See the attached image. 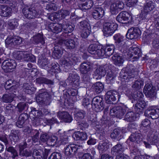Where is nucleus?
I'll list each match as a JSON object with an SVG mask.
<instances>
[{"label": "nucleus", "mask_w": 159, "mask_h": 159, "mask_svg": "<svg viewBox=\"0 0 159 159\" xmlns=\"http://www.w3.org/2000/svg\"><path fill=\"white\" fill-rule=\"evenodd\" d=\"M118 50L121 53L120 55L125 58H132V57L134 55V54L131 55V53L129 52V50L125 44L123 46L119 47Z\"/></svg>", "instance_id": "nucleus-23"}, {"label": "nucleus", "mask_w": 159, "mask_h": 159, "mask_svg": "<svg viewBox=\"0 0 159 159\" xmlns=\"http://www.w3.org/2000/svg\"><path fill=\"white\" fill-rule=\"evenodd\" d=\"M91 104L93 109L97 112L102 111L104 107L103 98L98 96L93 98Z\"/></svg>", "instance_id": "nucleus-8"}, {"label": "nucleus", "mask_w": 159, "mask_h": 159, "mask_svg": "<svg viewBox=\"0 0 159 159\" xmlns=\"http://www.w3.org/2000/svg\"><path fill=\"white\" fill-rule=\"evenodd\" d=\"M108 66L105 65L98 67L94 71L95 75L93 78L96 79H100L102 77L104 76L108 70Z\"/></svg>", "instance_id": "nucleus-13"}, {"label": "nucleus", "mask_w": 159, "mask_h": 159, "mask_svg": "<svg viewBox=\"0 0 159 159\" xmlns=\"http://www.w3.org/2000/svg\"><path fill=\"white\" fill-rule=\"evenodd\" d=\"M110 137L112 139L119 140L122 137L121 130L119 129H114L111 133Z\"/></svg>", "instance_id": "nucleus-44"}, {"label": "nucleus", "mask_w": 159, "mask_h": 159, "mask_svg": "<svg viewBox=\"0 0 159 159\" xmlns=\"http://www.w3.org/2000/svg\"><path fill=\"white\" fill-rule=\"evenodd\" d=\"M21 134V133L20 131L15 130L10 135L9 137L11 140L15 143L19 140V137Z\"/></svg>", "instance_id": "nucleus-45"}, {"label": "nucleus", "mask_w": 159, "mask_h": 159, "mask_svg": "<svg viewBox=\"0 0 159 159\" xmlns=\"http://www.w3.org/2000/svg\"><path fill=\"white\" fill-rule=\"evenodd\" d=\"M62 42V43L65 44L67 49H72L74 48L75 47V42L72 39H63Z\"/></svg>", "instance_id": "nucleus-46"}, {"label": "nucleus", "mask_w": 159, "mask_h": 159, "mask_svg": "<svg viewBox=\"0 0 159 159\" xmlns=\"http://www.w3.org/2000/svg\"><path fill=\"white\" fill-rule=\"evenodd\" d=\"M8 24L10 29L13 30L16 28L18 25V20L15 19L10 20L8 22Z\"/></svg>", "instance_id": "nucleus-54"}, {"label": "nucleus", "mask_w": 159, "mask_h": 159, "mask_svg": "<svg viewBox=\"0 0 159 159\" xmlns=\"http://www.w3.org/2000/svg\"><path fill=\"white\" fill-rule=\"evenodd\" d=\"M28 115L26 113L21 114L19 116L16 124L17 126L21 128L23 126L25 121L28 118Z\"/></svg>", "instance_id": "nucleus-36"}, {"label": "nucleus", "mask_w": 159, "mask_h": 159, "mask_svg": "<svg viewBox=\"0 0 159 159\" xmlns=\"http://www.w3.org/2000/svg\"><path fill=\"white\" fill-rule=\"evenodd\" d=\"M129 110L125 105H122L114 107L110 109V113L111 115L121 119L123 117L127 111Z\"/></svg>", "instance_id": "nucleus-4"}, {"label": "nucleus", "mask_w": 159, "mask_h": 159, "mask_svg": "<svg viewBox=\"0 0 159 159\" xmlns=\"http://www.w3.org/2000/svg\"><path fill=\"white\" fill-rule=\"evenodd\" d=\"M61 26V23H52L49 25L48 28L51 31L57 34L62 30Z\"/></svg>", "instance_id": "nucleus-35"}, {"label": "nucleus", "mask_w": 159, "mask_h": 159, "mask_svg": "<svg viewBox=\"0 0 159 159\" xmlns=\"http://www.w3.org/2000/svg\"><path fill=\"white\" fill-rule=\"evenodd\" d=\"M15 81L11 80L6 81L4 87L6 90H10L11 92L16 93L18 87V84L15 85Z\"/></svg>", "instance_id": "nucleus-20"}, {"label": "nucleus", "mask_w": 159, "mask_h": 159, "mask_svg": "<svg viewBox=\"0 0 159 159\" xmlns=\"http://www.w3.org/2000/svg\"><path fill=\"white\" fill-rule=\"evenodd\" d=\"M79 76L75 74H70L68 78L66 80V83L68 85L72 84L73 83L79 84Z\"/></svg>", "instance_id": "nucleus-29"}, {"label": "nucleus", "mask_w": 159, "mask_h": 159, "mask_svg": "<svg viewBox=\"0 0 159 159\" xmlns=\"http://www.w3.org/2000/svg\"><path fill=\"white\" fill-rule=\"evenodd\" d=\"M32 43L37 47L42 48L45 43L44 38L42 34H38L32 37L31 39Z\"/></svg>", "instance_id": "nucleus-17"}, {"label": "nucleus", "mask_w": 159, "mask_h": 159, "mask_svg": "<svg viewBox=\"0 0 159 159\" xmlns=\"http://www.w3.org/2000/svg\"><path fill=\"white\" fill-rule=\"evenodd\" d=\"M113 38L115 41V42L118 44L119 47L123 46L125 44V40L124 39V37L120 34L115 35L113 36Z\"/></svg>", "instance_id": "nucleus-42"}, {"label": "nucleus", "mask_w": 159, "mask_h": 159, "mask_svg": "<svg viewBox=\"0 0 159 159\" xmlns=\"http://www.w3.org/2000/svg\"><path fill=\"white\" fill-rule=\"evenodd\" d=\"M80 145L77 144H71L66 145L65 148V153L66 155L71 157L73 154L79 155Z\"/></svg>", "instance_id": "nucleus-10"}, {"label": "nucleus", "mask_w": 159, "mask_h": 159, "mask_svg": "<svg viewBox=\"0 0 159 159\" xmlns=\"http://www.w3.org/2000/svg\"><path fill=\"white\" fill-rule=\"evenodd\" d=\"M141 34L140 30L137 28H131L129 29L126 34V38L132 39L139 38Z\"/></svg>", "instance_id": "nucleus-15"}, {"label": "nucleus", "mask_w": 159, "mask_h": 159, "mask_svg": "<svg viewBox=\"0 0 159 159\" xmlns=\"http://www.w3.org/2000/svg\"><path fill=\"white\" fill-rule=\"evenodd\" d=\"M135 68L132 65H130L123 68L120 73L121 78L126 82L132 81L137 78L138 74Z\"/></svg>", "instance_id": "nucleus-1"}, {"label": "nucleus", "mask_w": 159, "mask_h": 159, "mask_svg": "<svg viewBox=\"0 0 159 159\" xmlns=\"http://www.w3.org/2000/svg\"><path fill=\"white\" fill-rule=\"evenodd\" d=\"M108 144L107 142H102L99 143L98 146V148L100 151H105L108 148Z\"/></svg>", "instance_id": "nucleus-52"}, {"label": "nucleus", "mask_w": 159, "mask_h": 159, "mask_svg": "<svg viewBox=\"0 0 159 159\" xmlns=\"http://www.w3.org/2000/svg\"><path fill=\"white\" fill-rule=\"evenodd\" d=\"M90 69V65L87 62H83L80 66V71L82 74H86Z\"/></svg>", "instance_id": "nucleus-48"}, {"label": "nucleus", "mask_w": 159, "mask_h": 159, "mask_svg": "<svg viewBox=\"0 0 159 159\" xmlns=\"http://www.w3.org/2000/svg\"><path fill=\"white\" fill-rule=\"evenodd\" d=\"M31 109L29 115L31 119L40 118L42 116V113L40 111L36 110L35 108L33 107H31Z\"/></svg>", "instance_id": "nucleus-41"}, {"label": "nucleus", "mask_w": 159, "mask_h": 159, "mask_svg": "<svg viewBox=\"0 0 159 159\" xmlns=\"http://www.w3.org/2000/svg\"><path fill=\"white\" fill-rule=\"evenodd\" d=\"M5 43L10 47H14V37L9 36L7 37L5 40Z\"/></svg>", "instance_id": "nucleus-63"}, {"label": "nucleus", "mask_w": 159, "mask_h": 159, "mask_svg": "<svg viewBox=\"0 0 159 159\" xmlns=\"http://www.w3.org/2000/svg\"><path fill=\"white\" fill-rule=\"evenodd\" d=\"M132 97L134 100H142V99L143 97V93L139 91H136L132 95Z\"/></svg>", "instance_id": "nucleus-56"}, {"label": "nucleus", "mask_w": 159, "mask_h": 159, "mask_svg": "<svg viewBox=\"0 0 159 159\" xmlns=\"http://www.w3.org/2000/svg\"><path fill=\"white\" fill-rule=\"evenodd\" d=\"M92 87L97 94L101 93L103 91L104 87L103 84L100 82H97L93 85Z\"/></svg>", "instance_id": "nucleus-43"}, {"label": "nucleus", "mask_w": 159, "mask_h": 159, "mask_svg": "<svg viewBox=\"0 0 159 159\" xmlns=\"http://www.w3.org/2000/svg\"><path fill=\"white\" fill-rule=\"evenodd\" d=\"M61 66L64 67L65 69H70L72 65H73L72 61L70 57H66L62 60L61 61Z\"/></svg>", "instance_id": "nucleus-33"}, {"label": "nucleus", "mask_w": 159, "mask_h": 159, "mask_svg": "<svg viewBox=\"0 0 159 159\" xmlns=\"http://www.w3.org/2000/svg\"><path fill=\"white\" fill-rule=\"evenodd\" d=\"M0 140L3 142L6 145V150L10 152L11 157L12 159H15L18 156V152L16 149L12 146H8V142L5 136H0Z\"/></svg>", "instance_id": "nucleus-12"}, {"label": "nucleus", "mask_w": 159, "mask_h": 159, "mask_svg": "<svg viewBox=\"0 0 159 159\" xmlns=\"http://www.w3.org/2000/svg\"><path fill=\"white\" fill-rule=\"evenodd\" d=\"M120 98V93L114 90H110L106 93L105 99L106 102L108 104H113L114 102H116ZM115 103V102H114Z\"/></svg>", "instance_id": "nucleus-9"}, {"label": "nucleus", "mask_w": 159, "mask_h": 159, "mask_svg": "<svg viewBox=\"0 0 159 159\" xmlns=\"http://www.w3.org/2000/svg\"><path fill=\"white\" fill-rule=\"evenodd\" d=\"M150 131L147 137L148 141L152 145H155L159 143V137L157 134H152Z\"/></svg>", "instance_id": "nucleus-25"}, {"label": "nucleus", "mask_w": 159, "mask_h": 159, "mask_svg": "<svg viewBox=\"0 0 159 159\" xmlns=\"http://www.w3.org/2000/svg\"><path fill=\"white\" fill-rule=\"evenodd\" d=\"M133 52L131 53V54H134V55L132 57H133V61L137 60L139 57L141 56V53L140 49L137 47L131 48Z\"/></svg>", "instance_id": "nucleus-40"}, {"label": "nucleus", "mask_w": 159, "mask_h": 159, "mask_svg": "<svg viewBox=\"0 0 159 159\" xmlns=\"http://www.w3.org/2000/svg\"><path fill=\"white\" fill-rule=\"evenodd\" d=\"M115 47L114 45L112 44L107 43L104 46V48H103L104 52L102 55V57L105 54L106 55L110 56L112 55L114 52Z\"/></svg>", "instance_id": "nucleus-24"}, {"label": "nucleus", "mask_w": 159, "mask_h": 159, "mask_svg": "<svg viewBox=\"0 0 159 159\" xmlns=\"http://www.w3.org/2000/svg\"><path fill=\"white\" fill-rule=\"evenodd\" d=\"M130 154L131 156H136L140 154V152L137 147L135 146H133L130 148Z\"/></svg>", "instance_id": "nucleus-61"}, {"label": "nucleus", "mask_w": 159, "mask_h": 159, "mask_svg": "<svg viewBox=\"0 0 159 159\" xmlns=\"http://www.w3.org/2000/svg\"><path fill=\"white\" fill-rule=\"evenodd\" d=\"M36 83L39 84H44L49 85H53L54 82L53 80L42 77H39L36 79Z\"/></svg>", "instance_id": "nucleus-37"}, {"label": "nucleus", "mask_w": 159, "mask_h": 159, "mask_svg": "<svg viewBox=\"0 0 159 159\" xmlns=\"http://www.w3.org/2000/svg\"><path fill=\"white\" fill-rule=\"evenodd\" d=\"M124 148L120 144H117L113 146L111 149V152L114 155L118 156L122 154Z\"/></svg>", "instance_id": "nucleus-26"}, {"label": "nucleus", "mask_w": 159, "mask_h": 159, "mask_svg": "<svg viewBox=\"0 0 159 159\" xmlns=\"http://www.w3.org/2000/svg\"><path fill=\"white\" fill-rule=\"evenodd\" d=\"M23 15L27 18L31 19L38 16L39 14L35 8L34 7L26 6L22 9Z\"/></svg>", "instance_id": "nucleus-7"}, {"label": "nucleus", "mask_w": 159, "mask_h": 159, "mask_svg": "<svg viewBox=\"0 0 159 159\" xmlns=\"http://www.w3.org/2000/svg\"><path fill=\"white\" fill-rule=\"evenodd\" d=\"M7 61L5 60L2 64V68L6 72H11L17 65L16 62L14 60L10 59V61L8 62Z\"/></svg>", "instance_id": "nucleus-14"}, {"label": "nucleus", "mask_w": 159, "mask_h": 159, "mask_svg": "<svg viewBox=\"0 0 159 159\" xmlns=\"http://www.w3.org/2000/svg\"><path fill=\"white\" fill-rule=\"evenodd\" d=\"M107 73L106 79L107 80L112 81L114 79L115 77V75L113 74L111 70L108 67V70L107 72Z\"/></svg>", "instance_id": "nucleus-58"}, {"label": "nucleus", "mask_w": 159, "mask_h": 159, "mask_svg": "<svg viewBox=\"0 0 159 159\" xmlns=\"http://www.w3.org/2000/svg\"><path fill=\"white\" fill-rule=\"evenodd\" d=\"M43 118H36L31 119L32 121V124L34 126H38L40 124H43V121L44 120Z\"/></svg>", "instance_id": "nucleus-62"}, {"label": "nucleus", "mask_w": 159, "mask_h": 159, "mask_svg": "<svg viewBox=\"0 0 159 159\" xmlns=\"http://www.w3.org/2000/svg\"><path fill=\"white\" fill-rule=\"evenodd\" d=\"M88 52L92 54L97 56L98 57H102L104 52L103 48L98 44H92L90 45L88 48Z\"/></svg>", "instance_id": "nucleus-11"}, {"label": "nucleus", "mask_w": 159, "mask_h": 159, "mask_svg": "<svg viewBox=\"0 0 159 159\" xmlns=\"http://www.w3.org/2000/svg\"><path fill=\"white\" fill-rule=\"evenodd\" d=\"M13 57L20 61H27L34 62L35 61V57L33 55L26 52L20 51H15L13 53Z\"/></svg>", "instance_id": "nucleus-3"}, {"label": "nucleus", "mask_w": 159, "mask_h": 159, "mask_svg": "<svg viewBox=\"0 0 159 159\" xmlns=\"http://www.w3.org/2000/svg\"><path fill=\"white\" fill-rule=\"evenodd\" d=\"M6 114L8 115H11L14 113L13 106L11 104H8L6 107L5 111Z\"/></svg>", "instance_id": "nucleus-59"}, {"label": "nucleus", "mask_w": 159, "mask_h": 159, "mask_svg": "<svg viewBox=\"0 0 159 159\" xmlns=\"http://www.w3.org/2000/svg\"><path fill=\"white\" fill-rule=\"evenodd\" d=\"M145 106L146 103L143 100H139L135 104L134 107L135 111L139 114V112H142Z\"/></svg>", "instance_id": "nucleus-34"}, {"label": "nucleus", "mask_w": 159, "mask_h": 159, "mask_svg": "<svg viewBox=\"0 0 159 159\" xmlns=\"http://www.w3.org/2000/svg\"><path fill=\"white\" fill-rule=\"evenodd\" d=\"M19 155L23 157H29L32 155V152L31 150L26 149L19 152Z\"/></svg>", "instance_id": "nucleus-60"}, {"label": "nucleus", "mask_w": 159, "mask_h": 159, "mask_svg": "<svg viewBox=\"0 0 159 159\" xmlns=\"http://www.w3.org/2000/svg\"><path fill=\"white\" fill-rule=\"evenodd\" d=\"M61 155L60 153L55 152L52 153L48 159H61Z\"/></svg>", "instance_id": "nucleus-64"}, {"label": "nucleus", "mask_w": 159, "mask_h": 159, "mask_svg": "<svg viewBox=\"0 0 159 159\" xmlns=\"http://www.w3.org/2000/svg\"><path fill=\"white\" fill-rule=\"evenodd\" d=\"M51 96L48 93L45 89L39 90L37 95V102L41 105L47 106L51 102Z\"/></svg>", "instance_id": "nucleus-2"}, {"label": "nucleus", "mask_w": 159, "mask_h": 159, "mask_svg": "<svg viewBox=\"0 0 159 159\" xmlns=\"http://www.w3.org/2000/svg\"><path fill=\"white\" fill-rule=\"evenodd\" d=\"M16 97V95L13 93L5 94L3 95L2 98V101L5 103H11Z\"/></svg>", "instance_id": "nucleus-31"}, {"label": "nucleus", "mask_w": 159, "mask_h": 159, "mask_svg": "<svg viewBox=\"0 0 159 159\" xmlns=\"http://www.w3.org/2000/svg\"><path fill=\"white\" fill-rule=\"evenodd\" d=\"M154 87L151 84H145L143 89V92L145 95L151 91L152 90L155 89Z\"/></svg>", "instance_id": "nucleus-57"}, {"label": "nucleus", "mask_w": 159, "mask_h": 159, "mask_svg": "<svg viewBox=\"0 0 159 159\" xmlns=\"http://www.w3.org/2000/svg\"><path fill=\"white\" fill-rule=\"evenodd\" d=\"M117 25L114 23L105 22L103 23V32L104 36L111 35L117 29Z\"/></svg>", "instance_id": "nucleus-6"}, {"label": "nucleus", "mask_w": 159, "mask_h": 159, "mask_svg": "<svg viewBox=\"0 0 159 159\" xmlns=\"http://www.w3.org/2000/svg\"><path fill=\"white\" fill-rule=\"evenodd\" d=\"M125 58L120 54H115L112 57L115 64L120 66H121L124 61Z\"/></svg>", "instance_id": "nucleus-32"}, {"label": "nucleus", "mask_w": 159, "mask_h": 159, "mask_svg": "<svg viewBox=\"0 0 159 159\" xmlns=\"http://www.w3.org/2000/svg\"><path fill=\"white\" fill-rule=\"evenodd\" d=\"M62 53L61 47L57 46H56L54 47V50L52 55L54 59H58L61 57Z\"/></svg>", "instance_id": "nucleus-38"}, {"label": "nucleus", "mask_w": 159, "mask_h": 159, "mask_svg": "<svg viewBox=\"0 0 159 159\" xmlns=\"http://www.w3.org/2000/svg\"><path fill=\"white\" fill-rule=\"evenodd\" d=\"M38 63L41 68L47 70L48 72L49 71V67H50V64L47 58L43 57L39 58L38 60Z\"/></svg>", "instance_id": "nucleus-28"}, {"label": "nucleus", "mask_w": 159, "mask_h": 159, "mask_svg": "<svg viewBox=\"0 0 159 159\" xmlns=\"http://www.w3.org/2000/svg\"><path fill=\"white\" fill-rule=\"evenodd\" d=\"M80 30L90 29V25L88 20L86 19L80 22Z\"/></svg>", "instance_id": "nucleus-55"}, {"label": "nucleus", "mask_w": 159, "mask_h": 159, "mask_svg": "<svg viewBox=\"0 0 159 159\" xmlns=\"http://www.w3.org/2000/svg\"><path fill=\"white\" fill-rule=\"evenodd\" d=\"M142 135L141 133L138 132L133 133L131 134L128 140L135 143H139L142 141Z\"/></svg>", "instance_id": "nucleus-22"}, {"label": "nucleus", "mask_w": 159, "mask_h": 159, "mask_svg": "<svg viewBox=\"0 0 159 159\" xmlns=\"http://www.w3.org/2000/svg\"><path fill=\"white\" fill-rule=\"evenodd\" d=\"M145 41L149 43L152 40V48L155 50L159 49V35L154 32L145 35Z\"/></svg>", "instance_id": "nucleus-5"}, {"label": "nucleus", "mask_w": 159, "mask_h": 159, "mask_svg": "<svg viewBox=\"0 0 159 159\" xmlns=\"http://www.w3.org/2000/svg\"><path fill=\"white\" fill-rule=\"evenodd\" d=\"M81 43H83V44H81L80 45V48H83V50H81L80 49V51L82 52V54H81L82 56V57L84 59H86L87 58V55L85 52H84L86 50V41L85 40L81 39Z\"/></svg>", "instance_id": "nucleus-49"}, {"label": "nucleus", "mask_w": 159, "mask_h": 159, "mask_svg": "<svg viewBox=\"0 0 159 159\" xmlns=\"http://www.w3.org/2000/svg\"><path fill=\"white\" fill-rule=\"evenodd\" d=\"M50 67H49V71L48 72L50 73L51 72H58L59 71L60 68L59 64L57 63H52L51 65H50L49 66Z\"/></svg>", "instance_id": "nucleus-50"}, {"label": "nucleus", "mask_w": 159, "mask_h": 159, "mask_svg": "<svg viewBox=\"0 0 159 159\" xmlns=\"http://www.w3.org/2000/svg\"><path fill=\"white\" fill-rule=\"evenodd\" d=\"M131 17L127 11H123L120 12L116 18V20L123 24H126L129 21V19Z\"/></svg>", "instance_id": "nucleus-16"}, {"label": "nucleus", "mask_w": 159, "mask_h": 159, "mask_svg": "<svg viewBox=\"0 0 159 159\" xmlns=\"http://www.w3.org/2000/svg\"><path fill=\"white\" fill-rule=\"evenodd\" d=\"M92 13L93 18L95 20H98L103 16L104 11L102 7H94Z\"/></svg>", "instance_id": "nucleus-18"}, {"label": "nucleus", "mask_w": 159, "mask_h": 159, "mask_svg": "<svg viewBox=\"0 0 159 159\" xmlns=\"http://www.w3.org/2000/svg\"><path fill=\"white\" fill-rule=\"evenodd\" d=\"M93 5V2L91 0H87L80 2V5H81V7H80V9L82 10L89 9L91 8Z\"/></svg>", "instance_id": "nucleus-39"}, {"label": "nucleus", "mask_w": 159, "mask_h": 159, "mask_svg": "<svg viewBox=\"0 0 159 159\" xmlns=\"http://www.w3.org/2000/svg\"><path fill=\"white\" fill-rule=\"evenodd\" d=\"M57 116L59 118L66 123H70L72 120L71 116L67 111H59L57 113Z\"/></svg>", "instance_id": "nucleus-21"}, {"label": "nucleus", "mask_w": 159, "mask_h": 159, "mask_svg": "<svg viewBox=\"0 0 159 159\" xmlns=\"http://www.w3.org/2000/svg\"><path fill=\"white\" fill-rule=\"evenodd\" d=\"M155 8L154 5L152 2L149 1L144 5L143 10L147 13H149L152 11Z\"/></svg>", "instance_id": "nucleus-47"}, {"label": "nucleus", "mask_w": 159, "mask_h": 159, "mask_svg": "<svg viewBox=\"0 0 159 159\" xmlns=\"http://www.w3.org/2000/svg\"><path fill=\"white\" fill-rule=\"evenodd\" d=\"M144 115L152 119H157L159 117V109L149 108L145 111Z\"/></svg>", "instance_id": "nucleus-19"}, {"label": "nucleus", "mask_w": 159, "mask_h": 159, "mask_svg": "<svg viewBox=\"0 0 159 159\" xmlns=\"http://www.w3.org/2000/svg\"><path fill=\"white\" fill-rule=\"evenodd\" d=\"M143 82L142 80H137L133 84L132 87L133 89L137 90L141 88V86L143 85Z\"/></svg>", "instance_id": "nucleus-53"}, {"label": "nucleus", "mask_w": 159, "mask_h": 159, "mask_svg": "<svg viewBox=\"0 0 159 159\" xmlns=\"http://www.w3.org/2000/svg\"><path fill=\"white\" fill-rule=\"evenodd\" d=\"M12 10L10 7L3 5H0V15L3 17L11 16Z\"/></svg>", "instance_id": "nucleus-27"}, {"label": "nucleus", "mask_w": 159, "mask_h": 159, "mask_svg": "<svg viewBox=\"0 0 159 159\" xmlns=\"http://www.w3.org/2000/svg\"><path fill=\"white\" fill-rule=\"evenodd\" d=\"M16 108L18 109L17 111L20 113L28 109V105L25 103L20 102L18 103Z\"/></svg>", "instance_id": "nucleus-51"}, {"label": "nucleus", "mask_w": 159, "mask_h": 159, "mask_svg": "<svg viewBox=\"0 0 159 159\" xmlns=\"http://www.w3.org/2000/svg\"><path fill=\"white\" fill-rule=\"evenodd\" d=\"M125 116L124 120L129 122H132L135 120L137 117L138 113H135L132 111H127Z\"/></svg>", "instance_id": "nucleus-30"}]
</instances>
